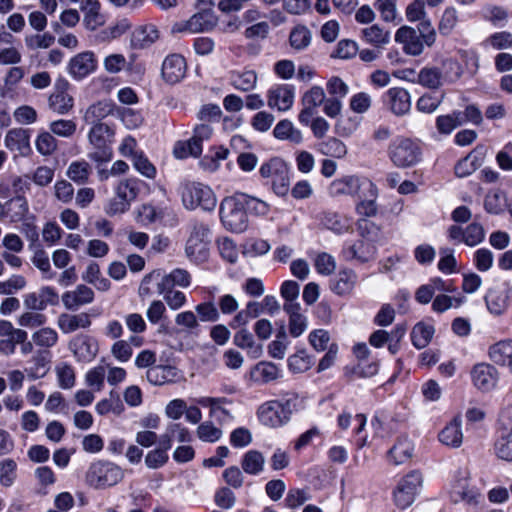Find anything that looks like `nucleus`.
Segmentation results:
<instances>
[{"mask_svg": "<svg viewBox=\"0 0 512 512\" xmlns=\"http://www.w3.org/2000/svg\"><path fill=\"white\" fill-rule=\"evenodd\" d=\"M246 194L226 197L220 206V217L223 225L233 232H243L248 226L245 208Z\"/></svg>", "mask_w": 512, "mask_h": 512, "instance_id": "nucleus-1", "label": "nucleus"}, {"mask_svg": "<svg viewBox=\"0 0 512 512\" xmlns=\"http://www.w3.org/2000/svg\"><path fill=\"white\" fill-rule=\"evenodd\" d=\"M296 406V397L267 401L259 407L258 417L266 426L280 427L290 420Z\"/></svg>", "mask_w": 512, "mask_h": 512, "instance_id": "nucleus-2", "label": "nucleus"}, {"mask_svg": "<svg viewBox=\"0 0 512 512\" xmlns=\"http://www.w3.org/2000/svg\"><path fill=\"white\" fill-rule=\"evenodd\" d=\"M139 185L140 182L132 178L120 181L115 188V196L110 199L105 207L106 214L115 216L127 212L130 209L131 203L139 194Z\"/></svg>", "mask_w": 512, "mask_h": 512, "instance_id": "nucleus-3", "label": "nucleus"}, {"mask_svg": "<svg viewBox=\"0 0 512 512\" xmlns=\"http://www.w3.org/2000/svg\"><path fill=\"white\" fill-rule=\"evenodd\" d=\"M122 469L110 462L97 461L89 467L86 482L96 489L112 487L123 479Z\"/></svg>", "mask_w": 512, "mask_h": 512, "instance_id": "nucleus-4", "label": "nucleus"}, {"mask_svg": "<svg viewBox=\"0 0 512 512\" xmlns=\"http://www.w3.org/2000/svg\"><path fill=\"white\" fill-rule=\"evenodd\" d=\"M91 125L88 138L95 151L91 152L89 157L98 163L108 162L112 158L111 142L114 132L107 124Z\"/></svg>", "mask_w": 512, "mask_h": 512, "instance_id": "nucleus-5", "label": "nucleus"}, {"mask_svg": "<svg viewBox=\"0 0 512 512\" xmlns=\"http://www.w3.org/2000/svg\"><path fill=\"white\" fill-rule=\"evenodd\" d=\"M209 233L208 225L197 223L193 226L185 246L186 256L195 263H203L209 257Z\"/></svg>", "mask_w": 512, "mask_h": 512, "instance_id": "nucleus-6", "label": "nucleus"}, {"mask_svg": "<svg viewBox=\"0 0 512 512\" xmlns=\"http://www.w3.org/2000/svg\"><path fill=\"white\" fill-rule=\"evenodd\" d=\"M182 201L189 209L200 207L207 211L214 209L217 203L211 188L201 183L187 184L182 192Z\"/></svg>", "mask_w": 512, "mask_h": 512, "instance_id": "nucleus-7", "label": "nucleus"}, {"mask_svg": "<svg viewBox=\"0 0 512 512\" xmlns=\"http://www.w3.org/2000/svg\"><path fill=\"white\" fill-rule=\"evenodd\" d=\"M389 156L397 167L406 168L419 162L421 150L413 140L401 138L390 146Z\"/></svg>", "mask_w": 512, "mask_h": 512, "instance_id": "nucleus-8", "label": "nucleus"}, {"mask_svg": "<svg viewBox=\"0 0 512 512\" xmlns=\"http://www.w3.org/2000/svg\"><path fill=\"white\" fill-rule=\"evenodd\" d=\"M217 24V18L210 10L204 9L193 14L188 20L179 21L173 24L171 31L177 33H202L214 29Z\"/></svg>", "mask_w": 512, "mask_h": 512, "instance_id": "nucleus-9", "label": "nucleus"}, {"mask_svg": "<svg viewBox=\"0 0 512 512\" xmlns=\"http://www.w3.org/2000/svg\"><path fill=\"white\" fill-rule=\"evenodd\" d=\"M422 481V475L417 471L408 473L399 481L394 491V502L400 509H405L414 502Z\"/></svg>", "mask_w": 512, "mask_h": 512, "instance_id": "nucleus-10", "label": "nucleus"}, {"mask_svg": "<svg viewBox=\"0 0 512 512\" xmlns=\"http://www.w3.org/2000/svg\"><path fill=\"white\" fill-rule=\"evenodd\" d=\"M450 498L454 503L463 502L473 507L478 506L483 501L479 490L469 484L468 473L466 472L453 483Z\"/></svg>", "mask_w": 512, "mask_h": 512, "instance_id": "nucleus-11", "label": "nucleus"}, {"mask_svg": "<svg viewBox=\"0 0 512 512\" xmlns=\"http://www.w3.org/2000/svg\"><path fill=\"white\" fill-rule=\"evenodd\" d=\"M473 385L482 392L493 390L499 380V372L493 364L478 363L471 370Z\"/></svg>", "mask_w": 512, "mask_h": 512, "instance_id": "nucleus-12", "label": "nucleus"}, {"mask_svg": "<svg viewBox=\"0 0 512 512\" xmlns=\"http://www.w3.org/2000/svg\"><path fill=\"white\" fill-rule=\"evenodd\" d=\"M58 302V293L50 286H43L38 292L28 293L23 299L24 306L33 311H43L48 306L57 305Z\"/></svg>", "mask_w": 512, "mask_h": 512, "instance_id": "nucleus-13", "label": "nucleus"}, {"mask_svg": "<svg viewBox=\"0 0 512 512\" xmlns=\"http://www.w3.org/2000/svg\"><path fill=\"white\" fill-rule=\"evenodd\" d=\"M361 188L369 191L371 196H374V187L368 181L360 182L357 177L345 176L334 180L329 186V193L332 196L340 195H354L360 193Z\"/></svg>", "mask_w": 512, "mask_h": 512, "instance_id": "nucleus-14", "label": "nucleus"}, {"mask_svg": "<svg viewBox=\"0 0 512 512\" xmlns=\"http://www.w3.org/2000/svg\"><path fill=\"white\" fill-rule=\"evenodd\" d=\"M490 361L512 374V339L500 340L488 349Z\"/></svg>", "mask_w": 512, "mask_h": 512, "instance_id": "nucleus-15", "label": "nucleus"}, {"mask_svg": "<svg viewBox=\"0 0 512 512\" xmlns=\"http://www.w3.org/2000/svg\"><path fill=\"white\" fill-rule=\"evenodd\" d=\"M395 41L403 46L405 53L413 56L423 52V43L416 30L409 26L400 27L395 33Z\"/></svg>", "mask_w": 512, "mask_h": 512, "instance_id": "nucleus-16", "label": "nucleus"}, {"mask_svg": "<svg viewBox=\"0 0 512 512\" xmlns=\"http://www.w3.org/2000/svg\"><path fill=\"white\" fill-rule=\"evenodd\" d=\"M280 377V370L272 362L261 361L254 365L249 373L248 379L251 383L256 385H265Z\"/></svg>", "mask_w": 512, "mask_h": 512, "instance_id": "nucleus-17", "label": "nucleus"}, {"mask_svg": "<svg viewBox=\"0 0 512 512\" xmlns=\"http://www.w3.org/2000/svg\"><path fill=\"white\" fill-rule=\"evenodd\" d=\"M69 349L78 361L88 362L97 354V348L92 338L87 335H77L69 342Z\"/></svg>", "mask_w": 512, "mask_h": 512, "instance_id": "nucleus-18", "label": "nucleus"}, {"mask_svg": "<svg viewBox=\"0 0 512 512\" xmlns=\"http://www.w3.org/2000/svg\"><path fill=\"white\" fill-rule=\"evenodd\" d=\"M62 303L67 310H76L80 306L90 304L94 300V292L86 285H78L73 291L65 292Z\"/></svg>", "mask_w": 512, "mask_h": 512, "instance_id": "nucleus-19", "label": "nucleus"}, {"mask_svg": "<svg viewBox=\"0 0 512 512\" xmlns=\"http://www.w3.org/2000/svg\"><path fill=\"white\" fill-rule=\"evenodd\" d=\"M5 146L11 151H17L21 156L31 152L29 130L15 128L8 131L5 137Z\"/></svg>", "mask_w": 512, "mask_h": 512, "instance_id": "nucleus-20", "label": "nucleus"}, {"mask_svg": "<svg viewBox=\"0 0 512 512\" xmlns=\"http://www.w3.org/2000/svg\"><path fill=\"white\" fill-rule=\"evenodd\" d=\"M462 420L459 416L454 417L439 433V441L448 447L459 448L463 442L461 429Z\"/></svg>", "mask_w": 512, "mask_h": 512, "instance_id": "nucleus-21", "label": "nucleus"}, {"mask_svg": "<svg viewBox=\"0 0 512 512\" xmlns=\"http://www.w3.org/2000/svg\"><path fill=\"white\" fill-rule=\"evenodd\" d=\"M67 86L66 81H59L56 84V91L48 99L50 108L59 114H66L73 107V98L66 92Z\"/></svg>", "mask_w": 512, "mask_h": 512, "instance_id": "nucleus-22", "label": "nucleus"}, {"mask_svg": "<svg viewBox=\"0 0 512 512\" xmlns=\"http://www.w3.org/2000/svg\"><path fill=\"white\" fill-rule=\"evenodd\" d=\"M389 109L396 116H403L411 109L410 94L402 88H391L388 90Z\"/></svg>", "mask_w": 512, "mask_h": 512, "instance_id": "nucleus-23", "label": "nucleus"}, {"mask_svg": "<svg viewBox=\"0 0 512 512\" xmlns=\"http://www.w3.org/2000/svg\"><path fill=\"white\" fill-rule=\"evenodd\" d=\"M294 102V93L288 86H277L268 93V106L279 111L289 110Z\"/></svg>", "mask_w": 512, "mask_h": 512, "instance_id": "nucleus-24", "label": "nucleus"}, {"mask_svg": "<svg viewBox=\"0 0 512 512\" xmlns=\"http://www.w3.org/2000/svg\"><path fill=\"white\" fill-rule=\"evenodd\" d=\"M91 325L90 316L87 313L67 314L62 313L57 319L58 328L65 334L72 333L79 328H88Z\"/></svg>", "mask_w": 512, "mask_h": 512, "instance_id": "nucleus-25", "label": "nucleus"}, {"mask_svg": "<svg viewBox=\"0 0 512 512\" xmlns=\"http://www.w3.org/2000/svg\"><path fill=\"white\" fill-rule=\"evenodd\" d=\"M284 311L289 315V333L293 337H299L307 329V318L300 313L298 303H287Z\"/></svg>", "mask_w": 512, "mask_h": 512, "instance_id": "nucleus-26", "label": "nucleus"}, {"mask_svg": "<svg viewBox=\"0 0 512 512\" xmlns=\"http://www.w3.org/2000/svg\"><path fill=\"white\" fill-rule=\"evenodd\" d=\"M360 37L364 42L380 49L390 42V32L378 24L363 28Z\"/></svg>", "mask_w": 512, "mask_h": 512, "instance_id": "nucleus-27", "label": "nucleus"}, {"mask_svg": "<svg viewBox=\"0 0 512 512\" xmlns=\"http://www.w3.org/2000/svg\"><path fill=\"white\" fill-rule=\"evenodd\" d=\"M273 135L278 140H286L293 144H300L303 141L302 132L287 119L281 120L276 124L273 129Z\"/></svg>", "mask_w": 512, "mask_h": 512, "instance_id": "nucleus-28", "label": "nucleus"}, {"mask_svg": "<svg viewBox=\"0 0 512 512\" xmlns=\"http://www.w3.org/2000/svg\"><path fill=\"white\" fill-rule=\"evenodd\" d=\"M114 104L111 101H99L91 106L85 112L84 119L89 124H103L102 119L113 114Z\"/></svg>", "mask_w": 512, "mask_h": 512, "instance_id": "nucleus-29", "label": "nucleus"}, {"mask_svg": "<svg viewBox=\"0 0 512 512\" xmlns=\"http://www.w3.org/2000/svg\"><path fill=\"white\" fill-rule=\"evenodd\" d=\"M413 445L404 437L397 439L393 447L388 451L389 459L395 464H403L412 457Z\"/></svg>", "mask_w": 512, "mask_h": 512, "instance_id": "nucleus-30", "label": "nucleus"}, {"mask_svg": "<svg viewBox=\"0 0 512 512\" xmlns=\"http://www.w3.org/2000/svg\"><path fill=\"white\" fill-rule=\"evenodd\" d=\"M189 284V273L183 269H175L168 275H161V281L158 283V293H163L166 289L173 288L175 285L187 287Z\"/></svg>", "mask_w": 512, "mask_h": 512, "instance_id": "nucleus-31", "label": "nucleus"}, {"mask_svg": "<svg viewBox=\"0 0 512 512\" xmlns=\"http://www.w3.org/2000/svg\"><path fill=\"white\" fill-rule=\"evenodd\" d=\"M316 148L320 154L337 159L344 158L347 154L346 145L336 137L319 142Z\"/></svg>", "mask_w": 512, "mask_h": 512, "instance_id": "nucleus-32", "label": "nucleus"}, {"mask_svg": "<svg viewBox=\"0 0 512 512\" xmlns=\"http://www.w3.org/2000/svg\"><path fill=\"white\" fill-rule=\"evenodd\" d=\"M159 38V32L154 25L138 27L132 34V45L135 47H147Z\"/></svg>", "mask_w": 512, "mask_h": 512, "instance_id": "nucleus-33", "label": "nucleus"}, {"mask_svg": "<svg viewBox=\"0 0 512 512\" xmlns=\"http://www.w3.org/2000/svg\"><path fill=\"white\" fill-rule=\"evenodd\" d=\"M487 309L494 316L502 315L508 307V296L503 291L489 290L485 296Z\"/></svg>", "mask_w": 512, "mask_h": 512, "instance_id": "nucleus-34", "label": "nucleus"}, {"mask_svg": "<svg viewBox=\"0 0 512 512\" xmlns=\"http://www.w3.org/2000/svg\"><path fill=\"white\" fill-rule=\"evenodd\" d=\"M357 275L353 270H342L332 283V290L338 295L350 294L356 284Z\"/></svg>", "mask_w": 512, "mask_h": 512, "instance_id": "nucleus-35", "label": "nucleus"}, {"mask_svg": "<svg viewBox=\"0 0 512 512\" xmlns=\"http://www.w3.org/2000/svg\"><path fill=\"white\" fill-rule=\"evenodd\" d=\"M265 458L263 454L257 450H250L244 454L241 467L247 474L257 475L263 471Z\"/></svg>", "mask_w": 512, "mask_h": 512, "instance_id": "nucleus-36", "label": "nucleus"}, {"mask_svg": "<svg viewBox=\"0 0 512 512\" xmlns=\"http://www.w3.org/2000/svg\"><path fill=\"white\" fill-rule=\"evenodd\" d=\"M375 252V243L362 238L348 248V253L351 255V257L360 262L369 261L375 255Z\"/></svg>", "mask_w": 512, "mask_h": 512, "instance_id": "nucleus-37", "label": "nucleus"}, {"mask_svg": "<svg viewBox=\"0 0 512 512\" xmlns=\"http://www.w3.org/2000/svg\"><path fill=\"white\" fill-rule=\"evenodd\" d=\"M443 80L444 74L439 66H426L419 70L418 83L425 87L437 88Z\"/></svg>", "mask_w": 512, "mask_h": 512, "instance_id": "nucleus-38", "label": "nucleus"}, {"mask_svg": "<svg viewBox=\"0 0 512 512\" xmlns=\"http://www.w3.org/2000/svg\"><path fill=\"white\" fill-rule=\"evenodd\" d=\"M176 375V369L172 366H153L147 371V379L154 385H163L171 382Z\"/></svg>", "mask_w": 512, "mask_h": 512, "instance_id": "nucleus-39", "label": "nucleus"}, {"mask_svg": "<svg viewBox=\"0 0 512 512\" xmlns=\"http://www.w3.org/2000/svg\"><path fill=\"white\" fill-rule=\"evenodd\" d=\"M91 166L85 160L72 162L66 172L69 179L77 184H85L90 176Z\"/></svg>", "mask_w": 512, "mask_h": 512, "instance_id": "nucleus-40", "label": "nucleus"}, {"mask_svg": "<svg viewBox=\"0 0 512 512\" xmlns=\"http://www.w3.org/2000/svg\"><path fill=\"white\" fill-rule=\"evenodd\" d=\"M359 52V46L352 39H342L335 46L331 53V57L339 60H351L356 57Z\"/></svg>", "mask_w": 512, "mask_h": 512, "instance_id": "nucleus-41", "label": "nucleus"}, {"mask_svg": "<svg viewBox=\"0 0 512 512\" xmlns=\"http://www.w3.org/2000/svg\"><path fill=\"white\" fill-rule=\"evenodd\" d=\"M212 135V129L207 124H201L195 127L194 134L189 139L190 152L194 157H198L202 152V142Z\"/></svg>", "mask_w": 512, "mask_h": 512, "instance_id": "nucleus-42", "label": "nucleus"}, {"mask_svg": "<svg viewBox=\"0 0 512 512\" xmlns=\"http://www.w3.org/2000/svg\"><path fill=\"white\" fill-rule=\"evenodd\" d=\"M312 40V33L305 25H296L290 32V45L297 50L304 49L309 46Z\"/></svg>", "mask_w": 512, "mask_h": 512, "instance_id": "nucleus-43", "label": "nucleus"}, {"mask_svg": "<svg viewBox=\"0 0 512 512\" xmlns=\"http://www.w3.org/2000/svg\"><path fill=\"white\" fill-rule=\"evenodd\" d=\"M433 334V326L424 323L416 324L411 333L413 345L418 349L425 348L430 343Z\"/></svg>", "mask_w": 512, "mask_h": 512, "instance_id": "nucleus-44", "label": "nucleus"}, {"mask_svg": "<svg viewBox=\"0 0 512 512\" xmlns=\"http://www.w3.org/2000/svg\"><path fill=\"white\" fill-rule=\"evenodd\" d=\"M463 124L462 112H453L448 115H441L436 119V128L440 134L448 135L455 128Z\"/></svg>", "mask_w": 512, "mask_h": 512, "instance_id": "nucleus-45", "label": "nucleus"}, {"mask_svg": "<svg viewBox=\"0 0 512 512\" xmlns=\"http://www.w3.org/2000/svg\"><path fill=\"white\" fill-rule=\"evenodd\" d=\"M494 452L499 459L512 463V428L495 441Z\"/></svg>", "mask_w": 512, "mask_h": 512, "instance_id": "nucleus-46", "label": "nucleus"}, {"mask_svg": "<svg viewBox=\"0 0 512 512\" xmlns=\"http://www.w3.org/2000/svg\"><path fill=\"white\" fill-rule=\"evenodd\" d=\"M33 343L41 348H51L58 341L57 332L50 327H42L32 334Z\"/></svg>", "mask_w": 512, "mask_h": 512, "instance_id": "nucleus-47", "label": "nucleus"}, {"mask_svg": "<svg viewBox=\"0 0 512 512\" xmlns=\"http://www.w3.org/2000/svg\"><path fill=\"white\" fill-rule=\"evenodd\" d=\"M357 230L362 239L377 243L381 239L380 227L366 219H360L357 223Z\"/></svg>", "mask_w": 512, "mask_h": 512, "instance_id": "nucleus-48", "label": "nucleus"}, {"mask_svg": "<svg viewBox=\"0 0 512 512\" xmlns=\"http://www.w3.org/2000/svg\"><path fill=\"white\" fill-rule=\"evenodd\" d=\"M459 21L458 11L454 7H447L439 21L438 29L442 35H449Z\"/></svg>", "mask_w": 512, "mask_h": 512, "instance_id": "nucleus-49", "label": "nucleus"}, {"mask_svg": "<svg viewBox=\"0 0 512 512\" xmlns=\"http://www.w3.org/2000/svg\"><path fill=\"white\" fill-rule=\"evenodd\" d=\"M196 434L201 441L214 443L222 437L223 432L212 422L206 421L197 427Z\"/></svg>", "mask_w": 512, "mask_h": 512, "instance_id": "nucleus-50", "label": "nucleus"}, {"mask_svg": "<svg viewBox=\"0 0 512 512\" xmlns=\"http://www.w3.org/2000/svg\"><path fill=\"white\" fill-rule=\"evenodd\" d=\"M366 424V417L363 414H356L352 416L349 413H342L338 417V425L341 429H348L353 427V431L359 434Z\"/></svg>", "mask_w": 512, "mask_h": 512, "instance_id": "nucleus-51", "label": "nucleus"}, {"mask_svg": "<svg viewBox=\"0 0 512 512\" xmlns=\"http://www.w3.org/2000/svg\"><path fill=\"white\" fill-rule=\"evenodd\" d=\"M313 361L305 351H298L288 359L289 369L294 373H303L311 368Z\"/></svg>", "mask_w": 512, "mask_h": 512, "instance_id": "nucleus-52", "label": "nucleus"}, {"mask_svg": "<svg viewBox=\"0 0 512 512\" xmlns=\"http://www.w3.org/2000/svg\"><path fill=\"white\" fill-rule=\"evenodd\" d=\"M506 198L500 191L489 192L484 201V207L488 213L499 214L504 211Z\"/></svg>", "mask_w": 512, "mask_h": 512, "instance_id": "nucleus-53", "label": "nucleus"}, {"mask_svg": "<svg viewBox=\"0 0 512 512\" xmlns=\"http://www.w3.org/2000/svg\"><path fill=\"white\" fill-rule=\"evenodd\" d=\"M17 463L10 458L0 461V483L5 486H11L16 479Z\"/></svg>", "mask_w": 512, "mask_h": 512, "instance_id": "nucleus-54", "label": "nucleus"}, {"mask_svg": "<svg viewBox=\"0 0 512 512\" xmlns=\"http://www.w3.org/2000/svg\"><path fill=\"white\" fill-rule=\"evenodd\" d=\"M484 19L494 26H503L508 20V11L497 5H489L485 8Z\"/></svg>", "mask_w": 512, "mask_h": 512, "instance_id": "nucleus-55", "label": "nucleus"}, {"mask_svg": "<svg viewBox=\"0 0 512 512\" xmlns=\"http://www.w3.org/2000/svg\"><path fill=\"white\" fill-rule=\"evenodd\" d=\"M35 144L37 151L44 156L53 154L57 149V141L49 132L40 133Z\"/></svg>", "mask_w": 512, "mask_h": 512, "instance_id": "nucleus-56", "label": "nucleus"}, {"mask_svg": "<svg viewBox=\"0 0 512 512\" xmlns=\"http://www.w3.org/2000/svg\"><path fill=\"white\" fill-rule=\"evenodd\" d=\"M106 367L99 365L89 370L85 376L86 384L94 391H100L104 386Z\"/></svg>", "mask_w": 512, "mask_h": 512, "instance_id": "nucleus-57", "label": "nucleus"}, {"mask_svg": "<svg viewBox=\"0 0 512 512\" xmlns=\"http://www.w3.org/2000/svg\"><path fill=\"white\" fill-rule=\"evenodd\" d=\"M39 312L40 311L29 310L22 313L17 320L19 326L26 328H36L44 325L46 323V316Z\"/></svg>", "mask_w": 512, "mask_h": 512, "instance_id": "nucleus-58", "label": "nucleus"}, {"mask_svg": "<svg viewBox=\"0 0 512 512\" xmlns=\"http://www.w3.org/2000/svg\"><path fill=\"white\" fill-rule=\"evenodd\" d=\"M326 95L324 90L319 86H313L302 97V105L309 106L317 109L319 106L324 104Z\"/></svg>", "mask_w": 512, "mask_h": 512, "instance_id": "nucleus-59", "label": "nucleus"}, {"mask_svg": "<svg viewBox=\"0 0 512 512\" xmlns=\"http://www.w3.org/2000/svg\"><path fill=\"white\" fill-rule=\"evenodd\" d=\"M287 168L285 162L279 158H273L260 167L263 178H271L272 181Z\"/></svg>", "mask_w": 512, "mask_h": 512, "instance_id": "nucleus-60", "label": "nucleus"}, {"mask_svg": "<svg viewBox=\"0 0 512 512\" xmlns=\"http://www.w3.org/2000/svg\"><path fill=\"white\" fill-rule=\"evenodd\" d=\"M321 222L327 229L336 233H342L348 228L347 224L342 221L340 216L333 211H324L321 214Z\"/></svg>", "mask_w": 512, "mask_h": 512, "instance_id": "nucleus-61", "label": "nucleus"}, {"mask_svg": "<svg viewBox=\"0 0 512 512\" xmlns=\"http://www.w3.org/2000/svg\"><path fill=\"white\" fill-rule=\"evenodd\" d=\"M27 281L22 275H12L5 281H0V295H11L26 287Z\"/></svg>", "mask_w": 512, "mask_h": 512, "instance_id": "nucleus-62", "label": "nucleus"}, {"mask_svg": "<svg viewBox=\"0 0 512 512\" xmlns=\"http://www.w3.org/2000/svg\"><path fill=\"white\" fill-rule=\"evenodd\" d=\"M485 237L483 227L478 223H472L465 228L464 243L468 246H476L480 244Z\"/></svg>", "mask_w": 512, "mask_h": 512, "instance_id": "nucleus-63", "label": "nucleus"}, {"mask_svg": "<svg viewBox=\"0 0 512 512\" xmlns=\"http://www.w3.org/2000/svg\"><path fill=\"white\" fill-rule=\"evenodd\" d=\"M0 336L12 338L16 342L27 340L28 334L25 330L15 328L10 321L0 320Z\"/></svg>", "mask_w": 512, "mask_h": 512, "instance_id": "nucleus-64", "label": "nucleus"}]
</instances>
